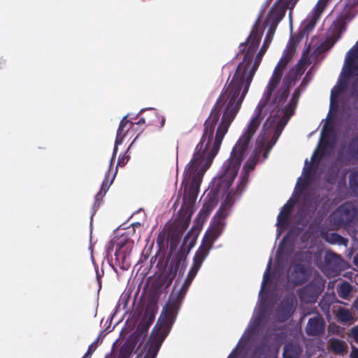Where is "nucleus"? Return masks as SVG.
Masks as SVG:
<instances>
[{
    "instance_id": "de8ad7c7",
    "label": "nucleus",
    "mask_w": 358,
    "mask_h": 358,
    "mask_svg": "<svg viewBox=\"0 0 358 358\" xmlns=\"http://www.w3.org/2000/svg\"><path fill=\"white\" fill-rule=\"evenodd\" d=\"M109 185H108V182L105 180L103 183H102V185H101V189L102 192L106 194V191L109 188Z\"/></svg>"
},
{
    "instance_id": "39448f33",
    "label": "nucleus",
    "mask_w": 358,
    "mask_h": 358,
    "mask_svg": "<svg viewBox=\"0 0 358 358\" xmlns=\"http://www.w3.org/2000/svg\"><path fill=\"white\" fill-rule=\"evenodd\" d=\"M358 76V41L345 55L344 65L337 85L332 89L330 97V109L336 106V99L343 92L358 95V78L349 87L350 77Z\"/></svg>"
},
{
    "instance_id": "5fc2aeb1",
    "label": "nucleus",
    "mask_w": 358,
    "mask_h": 358,
    "mask_svg": "<svg viewBox=\"0 0 358 358\" xmlns=\"http://www.w3.org/2000/svg\"><path fill=\"white\" fill-rule=\"evenodd\" d=\"M307 84H308V81L306 80V78H304L301 83V86L306 85Z\"/></svg>"
},
{
    "instance_id": "ea45409f",
    "label": "nucleus",
    "mask_w": 358,
    "mask_h": 358,
    "mask_svg": "<svg viewBox=\"0 0 358 358\" xmlns=\"http://www.w3.org/2000/svg\"><path fill=\"white\" fill-rule=\"evenodd\" d=\"M262 149L263 148H259V149L256 148V150H255V162H257L258 160L259 155H260L261 152L262 151ZM255 163L256 162L252 163V164H249L248 163V168H247L248 172H249L250 171H251V170H252L254 169V166H255Z\"/></svg>"
},
{
    "instance_id": "412c9836",
    "label": "nucleus",
    "mask_w": 358,
    "mask_h": 358,
    "mask_svg": "<svg viewBox=\"0 0 358 358\" xmlns=\"http://www.w3.org/2000/svg\"><path fill=\"white\" fill-rule=\"evenodd\" d=\"M306 280V273L303 265L297 264L293 271L289 270L288 280L293 285H299Z\"/></svg>"
},
{
    "instance_id": "20e7f679",
    "label": "nucleus",
    "mask_w": 358,
    "mask_h": 358,
    "mask_svg": "<svg viewBox=\"0 0 358 358\" xmlns=\"http://www.w3.org/2000/svg\"><path fill=\"white\" fill-rule=\"evenodd\" d=\"M306 59H301L296 66L293 68L288 75L285 76L283 79V84L281 89L278 91L274 98L273 104L276 107L280 106L278 110L277 115L281 117L279 124L284 126L287 123L289 118L293 115L294 110L300 96L299 89H296L292 94L290 101L285 103L286 98L288 96L289 87L292 82L297 77L301 76L306 68Z\"/></svg>"
},
{
    "instance_id": "f03ea898",
    "label": "nucleus",
    "mask_w": 358,
    "mask_h": 358,
    "mask_svg": "<svg viewBox=\"0 0 358 358\" xmlns=\"http://www.w3.org/2000/svg\"><path fill=\"white\" fill-rule=\"evenodd\" d=\"M246 153V131L234 146L230 157L222 164L217 177L213 183V192L216 194H225L232 185L237 176L241 163Z\"/></svg>"
},
{
    "instance_id": "4c0bfd02",
    "label": "nucleus",
    "mask_w": 358,
    "mask_h": 358,
    "mask_svg": "<svg viewBox=\"0 0 358 358\" xmlns=\"http://www.w3.org/2000/svg\"><path fill=\"white\" fill-rule=\"evenodd\" d=\"M271 259L269 260L268 266H267V268L264 274V278H263V281H262V284L261 292L264 289L266 284L268 282L269 270H270V267H271Z\"/></svg>"
},
{
    "instance_id": "a878e982",
    "label": "nucleus",
    "mask_w": 358,
    "mask_h": 358,
    "mask_svg": "<svg viewBox=\"0 0 358 358\" xmlns=\"http://www.w3.org/2000/svg\"><path fill=\"white\" fill-rule=\"evenodd\" d=\"M296 304V299L294 295L293 294H288L282 302L280 312L286 317L290 316L295 310Z\"/></svg>"
},
{
    "instance_id": "393cba45",
    "label": "nucleus",
    "mask_w": 358,
    "mask_h": 358,
    "mask_svg": "<svg viewBox=\"0 0 358 358\" xmlns=\"http://www.w3.org/2000/svg\"><path fill=\"white\" fill-rule=\"evenodd\" d=\"M266 106V104L259 103L257 108V110L255 111V116L252 118L249 126L248 127V140L249 139V137L255 132L257 127L259 126L260 123L262 122L263 120L262 117V111L264 108Z\"/></svg>"
},
{
    "instance_id": "72a5a7b5",
    "label": "nucleus",
    "mask_w": 358,
    "mask_h": 358,
    "mask_svg": "<svg viewBox=\"0 0 358 358\" xmlns=\"http://www.w3.org/2000/svg\"><path fill=\"white\" fill-rule=\"evenodd\" d=\"M215 206V201L213 199H209L207 202H205L203 208L199 212V215H203L205 216L208 215L213 210Z\"/></svg>"
},
{
    "instance_id": "f8f14e48",
    "label": "nucleus",
    "mask_w": 358,
    "mask_h": 358,
    "mask_svg": "<svg viewBox=\"0 0 358 358\" xmlns=\"http://www.w3.org/2000/svg\"><path fill=\"white\" fill-rule=\"evenodd\" d=\"M206 257L207 255L201 252H199L198 250H196L193 258L192 265L188 272L187 276L183 285L178 290H176V288H175V292H176L177 294H180V295L182 294L185 298L189 287L190 286L192 280L196 275L199 270L201 267L203 262H204ZM173 287H176V285H174Z\"/></svg>"
},
{
    "instance_id": "7ed1b4c3",
    "label": "nucleus",
    "mask_w": 358,
    "mask_h": 358,
    "mask_svg": "<svg viewBox=\"0 0 358 358\" xmlns=\"http://www.w3.org/2000/svg\"><path fill=\"white\" fill-rule=\"evenodd\" d=\"M276 28L269 26L264 43L261 48L256 53L264 33V26L262 24V14L258 16L252 27L250 34L248 36V66L250 62H252L251 67L248 71V89L259 68L264 55L273 40Z\"/></svg>"
},
{
    "instance_id": "473e14b6",
    "label": "nucleus",
    "mask_w": 358,
    "mask_h": 358,
    "mask_svg": "<svg viewBox=\"0 0 358 358\" xmlns=\"http://www.w3.org/2000/svg\"><path fill=\"white\" fill-rule=\"evenodd\" d=\"M326 241L331 244H338L347 246L348 241L336 233H331L326 236Z\"/></svg>"
},
{
    "instance_id": "423d86ee",
    "label": "nucleus",
    "mask_w": 358,
    "mask_h": 358,
    "mask_svg": "<svg viewBox=\"0 0 358 358\" xmlns=\"http://www.w3.org/2000/svg\"><path fill=\"white\" fill-rule=\"evenodd\" d=\"M199 233V229L193 227L184 237L182 245L173 257L171 267L166 273L169 275V285L172 284L179 271L180 272L182 271V273L185 271L187 266V256L194 246Z\"/></svg>"
},
{
    "instance_id": "c85d7f7f",
    "label": "nucleus",
    "mask_w": 358,
    "mask_h": 358,
    "mask_svg": "<svg viewBox=\"0 0 358 358\" xmlns=\"http://www.w3.org/2000/svg\"><path fill=\"white\" fill-rule=\"evenodd\" d=\"M194 213L193 210H183L180 208L179 210V219H180V231L178 232L180 234H182L189 227L190 224V220L192 215Z\"/></svg>"
},
{
    "instance_id": "c9c22d12",
    "label": "nucleus",
    "mask_w": 358,
    "mask_h": 358,
    "mask_svg": "<svg viewBox=\"0 0 358 358\" xmlns=\"http://www.w3.org/2000/svg\"><path fill=\"white\" fill-rule=\"evenodd\" d=\"M350 187L356 195H358V171L352 173L350 176Z\"/></svg>"
},
{
    "instance_id": "bf43d9fd",
    "label": "nucleus",
    "mask_w": 358,
    "mask_h": 358,
    "mask_svg": "<svg viewBox=\"0 0 358 358\" xmlns=\"http://www.w3.org/2000/svg\"><path fill=\"white\" fill-rule=\"evenodd\" d=\"M83 358H85V357H83Z\"/></svg>"
},
{
    "instance_id": "37998d69",
    "label": "nucleus",
    "mask_w": 358,
    "mask_h": 358,
    "mask_svg": "<svg viewBox=\"0 0 358 358\" xmlns=\"http://www.w3.org/2000/svg\"><path fill=\"white\" fill-rule=\"evenodd\" d=\"M129 352L127 350H125L124 348H121L120 355L117 358H129Z\"/></svg>"
},
{
    "instance_id": "7c9ffc66",
    "label": "nucleus",
    "mask_w": 358,
    "mask_h": 358,
    "mask_svg": "<svg viewBox=\"0 0 358 358\" xmlns=\"http://www.w3.org/2000/svg\"><path fill=\"white\" fill-rule=\"evenodd\" d=\"M302 350L296 343H287L284 348L283 358H299Z\"/></svg>"
},
{
    "instance_id": "2eb2a0df",
    "label": "nucleus",
    "mask_w": 358,
    "mask_h": 358,
    "mask_svg": "<svg viewBox=\"0 0 358 358\" xmlns=\"http://www.w3.org/2000/svg\"><path fill=\"white\" fill-rule=\"evenodd\" d=\"M336 144V135L333 129L328 125V122L323 126L320 145L322 146V155H330L334 150Z\"/></svg>"
},
{
    "instance_id": "a19ab883",
    "label": "nucleus",
    "mask_w": 358,
    "mask_h": 358,
    "mask_svg": "<svg viewBox=\"0 0 358 358\" xmlns=\"http://www.w3.org/2000/svg\"><path fill=\"white\" fill-rule=\"evenodd\" d=\"M105 194L102 192V190H100L95 196V202L94 204V207H99L101 204V201L104 196Z\"/></svg>"
},
{
    "instance_id": "13d9d810",
    "label": "nucleus",
    "mask_w": 358,
    "mask_h": 358,
    "mask_svg": "<svg viewBox=\"0 0 358 358\" xmlns=\"http://www.w3.org/2000/svg\"><path fill=\"white\" fill-rule=\"evenodd\" d=\"M340 303H342V304H344V305H347L346 303H343V302H341V301Z\"/></svg>"
},
{
    "instance_id": "09e8293b",
    "label": "nucleus",
    "mask_w": 358,
    "mask_h": 358,
    "mask_svg": "<svg viewBox=\"0 0 358 358\" xmlns=\"http://www.w3.org/2000/svg\"><path fill=\"white\" fill-rule=\"evenodd\" d=\"M119 145L120 144H116V141H115V146H114V149H113V156H112V158H111V162H113L114 158L115 157V155H116L117 152V146Z\"/></svg>"
},
{
    "instance_id": "3c124183",
    "label": "nucleus",
    "mask_w": 358,
    "mask_h": 358,
    "mask_svg": "<svg viewBox=\"0 0 358 358\" xmlns=\"http://www.w3.org/2000/svg\"><path fill=\"white\" fill-rule=\"evenodd\" d=\"M348 3L350 6H355V5L358 4V0H348Z\"/></svg>"
},
{
    "instance_id": "4be33fe9",
    "label": "nucleus",
    "mask_w": 358,
    "mask_h": 358,
    "mask_svg": "<svg viewBox=\"0 0 358 358\" xmlns=\"http://www.w3.org/2000/svg\"><path fill=\"white\" fill-rule=\"evenodd\" d=\"M324 331V322L319 317L310 318L306 328V332L309 336H317Z\"/></svg>"
},
{
    "instance_id": "a18cd8bd",
    "label": "nucleus",
    "mask_w": 358,
    "mask_h": 358,
    "mask_svg": "<svg viewBox=\"0 0 358 358\" xmlns=\"http://www.w3.org/2000/svg\"><path fill=\"white\" fill-rule=\"evenodd\" d=\"M131 131H134L135 132L136 131H139V133L137 134V136H136V138L134 139V141H132V143L130 144L129 147H131L134 143L135 141H136V139L138 138L139 135L141 134L140 133V127L139 126H135L134 127H133V129H131Z\"/></svg>"
},
{
    "instance_id": "b1692460",
    "label": "nucleus",
    "mask_w": 358,
    "mask_h": 358,
    "mask_svg": "<svg viewBox=\"0 0 358 358\" xmlns=\"http://www.w3.org/2000/svg\"><path fill=\"white\" fill-rule=\"evenodd\" d=\"M133 122L127 120V116H124L120 121L116 135V144H122L127 134L133 129Z\"/></svg>"
},
{
    "instance_id": "6ab92c4d",
    "label": "nucleus",
    "mask_w": 358,
    "mask_h": 358,
    "mask_svg": "<svg viewBox=\"0 0 358 358\" xmlns=\"http://www.w3.org/2000/svg\"><path fill=\"white\" fill-rule=\"evenodd\" d=\"M156 309L152 307V304H147L143 318L137 327L136 332L139 335L147 334L150 325L155 320Z\"/></svg>"
},
{
    "instance_id": "f257e3e1",
    "label": "nucleus",
    "mask_w": 358,
    "mask_h": 358,
    "mask_svg": "<svg viewBox=\"0 0 358 358\" xmlns=\"http://www.w3.org/2000/svg\"><path fill=\"white\" fill-rule=\"evenodd\" d=\"M242 59L231 83L220 94L206 120L200 141L185 169L181 206L183 210H194L203 173L219 152L223 138L246 94V55H242Z\"/></svg>"
},
{
    "instance_id": "79ce46f5",
    "label": "nucleus",
    "mask_w": 358,
    "mask_h": 358,
    "mask_svg": "<svg viewBox=\"0 0 358 358\" xmlns=\"http://www.w3.org/2000/svg\"><path fill=\"white\" fill-rule=\"evenodd\" d=\"M129 160L128 156H120L117 160V166H124Z\"/></svg>"
},
{
    "instance_id": "603ef678",
    "label": "nucleus",
    "mask_w": 358,
    "mask_h": 358,
    "mask_svg": "<svg viewBox=\"0 0 358 358\" xmlns=\"http://www.w3.org/2000/svg\"><path fill=\"white\" fill-rule=\"evenodd\" d=\"M317 155V150H315V152L313 153V155H312V157H311L312 163H313L315 162V159Z\"/></svg>"
},
{
    "instance_id": "bb28decb",
    "label": "nucleus",
    "mask_w": 358,
    "mask_h": 358,
    "mask_svg": "<svg viewBox=\"0 0 358 358\" xmlns=\"http://www.w3.org/2000/svg\"><path fill=\"white\" fill-rule=\"evenodd\" d=\"M328 344L329 350L335 355H343L348 352V344L343 340L331 338L329 340Z\"/></svg>"
},
{
    "instance_id": "a211bd4d",
    "label": "nucleus",
    "mask_w": 358,
    "mask_h": 358,
    "mask_svg": "<svg viewBox=\"0 0 358 358\" xmlns=\"http://www.w3.org/2000/svg\"><path fill=\"white\" fill-rule=\"evenodd\" d=\"M165 118L162 115H159L155 111H151L147 117H143L138 122H133L134 127L139 126L140 133H141L147 125L153 124L159 128H162L165 124Z\"/></svg>"
},
{
    "instance_id": "6e6d98bb",
    "label": "nucleus",
    "mask_w": 358,
    "mask_h": 358,
    "mask_svg": "<svg viewBox=\"0 0 358 358\" xmlns=\"http://www.w3.org/2000/svg\"><path fill=\"white\" fill-rule=\"evenodd\" d=\"M342 210L341 208H339L336 212H335L333 215L334 216H336L337 214H338Z\"/></svg>"
},
{
    "instance_id": "6e6552de",
    "label": "nucleus",
    "mask_w": 358,
    "mask_h": 358,
    "mask_svg": "<svg viewBox=\"0 0 358 358\" xmlns=\"http://www.w3.org/2000/svg\"><path fill=\"white\" fill-rule=\"evenodd\" d=\"M246 187V163L243 164L240 180L234 191L227 192L224 201L222 203L213 218L224 221L228 215V210L234 203L235 197L241 196Z\"/></svg>"
},
{
    "instance_id": "5701e85b",
    "label": "nucleus",
    "mask_w": 358,
    "mask_h": 358,
    "mask_svg": "<svg viewBox=\"0 0 358 358\" xmlns=\"http://www.w3.org/2000/svg\"><path fill=\"white\" fill-rule=\"evenodd\" d=\"M295 203V201L290 199L282 207L280 214L278 216L277 225L278 228L284 229L288 224L289 215Z\"/></svg>"
},
{
    "instance_id": "58836bf2",
    "label": "nucleus",
    "mask_w": 358,
    "mask_h": 358,
    "mask_svg": "<svg viewBox=\"0 0 358 358\" xmlns=\"http://www.w3.org/2000/svg\"><path fill=\"white\" fill-rule=\"evenodd\" d=\"M349 336L358 345V326L353 327L350 329Z\"/></svg>"
},
{
    "instance_id": "ddd939ff",
    "label": "nucleus",
    "mask_w": 358,
    "mask_h": 358,
    "mask_svg": "<svg viewBox=\"0 0 358 358\" xmlns=\"http://www.w3.org/2000/svg\"><path fill=\"white\" fill-rule=\"evenodd\" d=\"M169 275L166 273L162 278H158L152 280L149 288L148 304H152V308H157V301L164 286L166 289L171 285L169 284Z\"/></svg>"
},
{
    "instance_id": "2f4dec72",
    "label": "nucleus",
    "mask_w": 358,
    "mask_h": 358,
    "mask_svg": "<svg viewBox=\"0 0 358 358\" xmlns=\"http://www.w3.org/2000/svg\"><path fill=\"white\" fill-rule=\"evenodd\" d=\"M337 292L339 297L343 299H350L352 286L348 282H343L339 285Z\"/></svg>"
},
{
    "instance_id": "4468645a",
    "label": "nucleus",
    "mask_w": 358,
    "mask_h": 358,
    "mask_svg": "<svg viewBox=\"0 0 358 358\" xmlns=\"http://www.w3.org/2000/svg\"><path fill=\"white\" fill-rule=\"evenodd\" d=\"M289 58L287 55L282 57L275 66L271 78L267 85L264 93L265 99H269L273 90L275 89L282 76V72L285 69Z\"/></svg>"
},
{
    "instance_id": "c03bdc74",
    "label": "nucleus",
    "mask_w": 358,
    "mask_h": 358,
    "mask_svg": "<svg viewBox=\"0 0 358 358\" xmlns=\"http://www.w3.org/2000/svg\"><path fill=\"white\" fill-rule=\"evenodd\" d=\"M350 358H358V348L352 346V351L350 355Z\"/></svg>"
},
{
    "instance_id": "8fccbe9b",
    "label": "nucleus",
    "mask_w": 358,
    "mask_h": 358,
    "mask_svg": "<svg viewBox=\"0 0 358 358\" xmlns=\"http://www.w3.org/2000/svg\"><path fill=\"white\" fill-rule=\"evenodd\" d=\"M307 166H308V160H306V161H305V166H304V169H303V172H304V173H306V172H307V173H308V174H309V173H310V168H308Z\"/></svg>"
},
{
    "instance_id": "1a4fd4ad",
    "label": "nucleus",
    "mask_w": 358,
    "mask_h": 358,
    "mask_svg": "<svg viewBox=\"0 0 358 358\" xmlns=\"http://www.w3.org/2000/svg\"><path fill=\"white\" fill-rule=\"evenodd\" d=\"M298 0H278L276 1L266 17V22L268 26L277 27L279 22L282 20L285 15L287 9L292 10Z\"/></svg>"
},
{
    "instance_id": "f3484780",
    "label": "nucleus",
    "mask_w": 358,
    "mask_h": 358,
    "mask_svg": "<svg viewBox=\"0 0 358 358\" xmlns=\"http://www.w3.org/2000/svg\"><path fill=\"white\" fill-rule=\"evenodd\" d=\"M166 335L167 332L159 330L154 336L151 335L145 345L148 349L143 358H156Z\"/></svg>"
},
{
    "instance_id": "aec40b11",
    "label": "nucleus",
    "mask_w": 358,
    "mask_h": 358,
    "mask_svg": "<svg viewBox=\"0 0 358 358\" xmlns=\"http://www.w3.org/2000/svg\"><path fill=\"white\" fill-rule=\"evenodd\" d=\"M343 30L344 26L341 22L334 23L330 28L326 41L322 43V47L326 49L333 47L341 37Z\"/></svg>"
},
{
    "instance_id": "9d476101",
    "label": "nucleus",
    "mask_w": 358,
    "mask_h": 358,
    "mask_svg": "<svg viewBox=\"0 0 358 358\" xmlns=\"http://www.w3.org/2000/svg\"><path fill=\"white\" fill-rule=\"evenodd\" d=\"M224 226V221L213 218L210 229L204 236L197 250L208 256L214 242L222 233Z\"/></svg>"
},
{
    "instance_id": "864d4df0",
    "label": "nucleus",
    "mask_w": 358,
    "mask_h": 358,
    "mask_svg": "<svg viewBox=\"0 0 358 358\" xmlns=\"http://www.w3.org/2000/svg\"><path fill=\"white\" fill-rule=\"evenodd\" d=\"M354 264L358 266V257H355L353 259Z\"/></svg>"
},
{
    "instance_id": "dca6fc26",
    "label": "nucleus",
    "mask_w": 358,
    "mask_h": 358,
    "mask_svg": "<svg viewBox=\"0 0 358 358\" xmlns=\"http://www.w3.org/2000/svg\"><path fill=\"white\" fill-rule=\"evenodd\" d=\"M134 242L129 238L121 239L116 245L115 252V261L122 269H127L125 264L127 257L130 255L133 248Z\"/></svg>"
},
{
    "instance_id": "0eeeda50",
    "label": "nucleus",
    "mask_w": 358,
    "mask_h": 358,
    "mask_svg": "<svg viewBox=\"0 0 358 358\" xmlns=\"http://www.w3.org/2000/svg\"><path fill=\"white\" fill-rule=\"evenodd\" d=\"M184 299L182 294L175 292V287H173L158 320L161 326L169 329L173 325Z\"/></svg>"
},
{
    "instance_id": "f704fd0d",
    "label": "nucleus",
    "mask_w": 358,
    "mask_h": 358,
    "mask_svg": "<svg viewBox=\"0 0 358 358\" xmlns=\"http://www.w3.org/2000/svg\"><path fill=\"white\" fill-rule=\"evenodd\" d=\"M266 122H268V120H266ZM267 124H268V122H265V124H264V127H263L262 132L261 133V134L259 135V136L258 137V138L257 140V143H256L257 149L264 148V143L266 139V131L268 129Z\"/></svg>"
},
{
    "instance_id": "49530a36",
    "label": "nucleus",
    "mask_w": 358,
    "mask_h": 358,
    "mask_svg": "<svg viewBox=\"0 0 358 358\" xmlns=\"http://www.w3.org/2000/svg\"><path fill=\"white\" fill-rule=\"evenodd\" d=\"M96 346L95 345V343H92L91 344L88 349H87V353L85 354V355L84 356L85 357L87 355H91L93 353V352L96 350Z\"/></svg>"
},
{
    "instance_id": "e433bc0d",
    "label": "nucleus",
    "mask_w": 358,
    "mask_h": 358,
    "mask_svg": "<svg viewBox=\"0 0 358 358\" xmlns=\"http://www.w3.org/2000/svg\"><path fill=\"white\" fill-rule=\"evenodd\" d=\"M181 234L179 233L171 234V236L169 235V248H170V252H173L176 250L178 244L179 243L180 237Z\"/></svg>"
},
{
    "instance_id": "cd10ccee",
    "label": "nucleus",
    "mask_w": 358,
    "mask_h": 358,
    "mask_svg": "<svg viewBox=\"0 0 358 358\" xmlns=\"http://www.w3.org/2000/svg\"><path fill=\"white\" fill-rule=\"evenodd\" d=\"M246 355V331L243 334L236 348L227 358H243Z\"/></svg>"
},
{
    "instance_id": "9b49d317",
    "label": "nucleus",
    "mask_w": 358,
    "mask_h": 358,
    "mask_svg": "<svg viewBox=\"0 0 358 358\" xmlns=\"http://www.w3.org/2000/svg\"><path fill=\"white\" fill-rule=\"evenodd\" d=\"M330 1L331 0L317 1L306 18L302 22L301 27L304 33H308L314 29Z\"/></svg>"
},
{
    "instance_id": "c756f323",
    "label": "nucleus",
    "mask_w": 358,
    "mask_h": 358,
    "mask_svg": "<svg viewBox=\"0 0 358 358\" xmlns=\"http://www.w3.org/2000/svg\"><path fill=\"white\" fill-rule=\"evenodd\" d=\"M336 317L339 322L343 324L348 322L352 324L355 321V318L352 312L350 310L343 307H339L337 309Z\"/></svg>"
},
{
    "instance_id": "4d7b16f0",
    "label": "nucleus",
    "mask_w": 358,
    "mask_h": 358,
    "mask_svg": "<svg viewBox=\"0 0 358 358\" xmlns=\"http://www.w3.org/2000/svg\"><path fill=\"white\" fill-rule=\"evenodd\" d=\"M266 157H267V153H266V152H265L264 153V158L266 159Z\"/></svg>"
}]
</instances>
